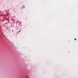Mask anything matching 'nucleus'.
Wrapping results in <instances>:
<instances>
[{"instance_id":"1","label":"nucleus","mask_w":78,"mask_h":78,"mask_svg":"<svg viewBox=\"0 0 78 78\" xmlns=\"http://www.w3.org/2000/svg\"><path fill=\"white\" fill-rule=\"evenodd\" d=\"M22 7L23 8H25V6L24 5H23V6H22Z\"/></svg>"},{"instance_id":"4","label":"nucleus","mask_w":78,"mask_h":78,"mask_svg":"<svg viewBox=\"0 0 78 78\" xmlns=\"http://www.w3.org/2000/svg\"><path fill=\"white\" fill-rule=\"evenodd\" d=\"M27 78H28V76H27Z\"/></svg>"},{"instance_id":"6","label":"nucleus","mask_w":78,"mask_h":78,"mask_svg":"<svg viewBox=\"0 0 78 78\" xmlns=\"http://www.w3.org/2000/svg\"><path fill=\"white\" fill-rule=\"evenodd\" d=\"M17 23H18V22H17Z\"/></svg>"},{"instance_id":"5","label":"nucleus","mask_w":78,"mask_h":78,"mask_svg":"<svg viewBox=\"0 0 78 78\" xmlns=\"http://www.w3.org/2000/svg\"><path fill=\"white\" fill-rule=\"evenodd\" d=\"M7 16H8V15H7Z\"/></svg>"},{"instance_id":"3","label":"nucleus","mask_w":78,"mask_h":78,"mask_svg":"<svg viewBox=\"0 0 78 78\" xmlns=\"http://www.w3.org/2000/svg\"><path fill=\"white\" fill-rule=\"evenodd\" d=\"M74 40H75L76 41V39H75Z\"/></svg>"},{"instance_id":"2","label":"nucleus","mask_w":78,"mask_h":78,"mask_svg":"<svg viewBox=\"0 0 78 78\" xmlns=\"http://www.w3.org/2000/svg\"><path fill=\"white\" fill-rule=\"evenodd\" d=\"M2 15V16H6V15Z\"/></svg>"}]
</instances>
